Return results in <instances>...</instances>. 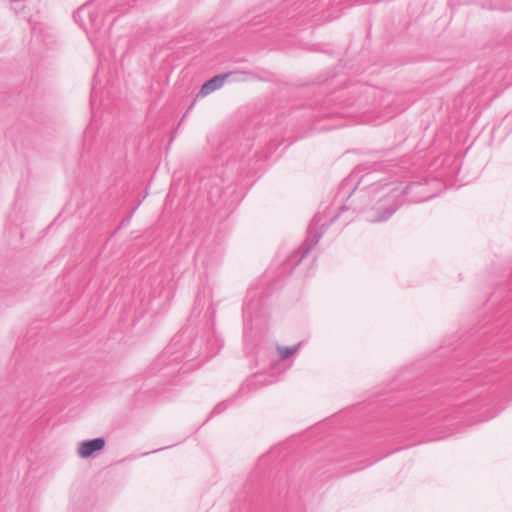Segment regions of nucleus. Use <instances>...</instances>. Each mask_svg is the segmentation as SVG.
<instances>
[{
    "mask_svg": "<svg viewBox=\"0 0 512 512\" xmlns=\"http://www.w3.org/2000/svg\"><path fill=\"white\" fill-rule=\"evenodd\" d=\"M512 373L508 364H490L486 367H477L473 363L467 368L456 372V378L445 392L447 396L458 397L459 402L452 404L457 407V413H470L482 410L477 421H487L495 417L502 408L494 409L496 397L488 393L491 383Z\"/></svg>",
    "mask_w": 512,
    "mask_h": 512,
    "instance_id": "f257e3e1",
    "label": "nucleus"
},
{
    "mask_svg": "<svg viewBox=\"0 0 512 512\" xmlns=\"http://www.w3.org/2000/svg\"><path fill=\"white\" fill-rule=\"evenodd\" d=\"M181 336H176L172 342L163 350L151 365L153 374H159V377L166 381H173L179 373H187L194 370L208 358L216 355L223 341L212 330H207L196 335L185 348L180 351L178 343Z\"/></svg>",
    "mask_w": 512,
    "mask_h": 512,
    "instance_id": "f03ea898",
    "label": "nucleus"
},
{
    "mask_svg": "<svg viewBox=\"0 0 512 512\" xmlns=\"http://www.w3.org/2000/svg\"><path fill=\"white\" fill-rule=\"evenodd\" d=\"M252 132L250 126L243 130L233 132L220 140L216 151V157H224L227 166H232L239 161L238 170L241 174H249L258 169L257 163L266 160L274 152L279 144L270 142L264 152L256 151L248 157L251 147Z\"/></svg>",
    "mask_w": 512,
    "mask_h": 512,
    "instance_id": "7ed1b4c3",
    "label": "nucleus"
},
{
    "mask_svg": "<svg viewBox=\"0 0 512 512\" xmlns=\"http://www.w3.org/2000/svg\"><path fill=\"white\" fill-rule=\"evenodd\" d=\"M383 167L382 163L375 162L368 167L372 169V172L359 176V173L366 169L364 166H360L340 183L338 196L345 198L342 210L352 208L354 211L361 212L365 209L370 201V196L378 193L387 185L382 184V179L375 175V172Z\"/></svg>",
    "mask_w": 512,
    "mask_h": 512,
    "instance_id": "20e7f679",
    "label": "nucleus"
},
{
    "mask_svg": "<svg viewBox=\"0 0 512 512\" xmlns=\"http://www.w3.org/2000/svg\"><path fill=\"white\" fill-rule=\"evenodd\" d=\"M404 196H409V201L418 203L426 201L435 196L434 191L429 190V181L427 178L421 181H413L405 188L399 189L395 186L387 194L382 196L372 207L367 220L370 222H383L388 220L403 204Z\"/></svg>",
    "mask_w": 512,
    "mask_h": 512,
    "instance_id": "39448f33",
    "label": "nucleus"
},
{
    "mask_svg": "<svg viewBox=\"0 0 512 512\" xmlns=\"http://www.w3.org/2000/svg\"><path fill=\"white\" fill-rule=\"evenodd\" d=\"M266 295L258 289L248 290L244 305H243V321L244 328L253 321L264 316L266 309Z\"/></svg>",
    "mask_w": 512,
    "mask_h": 512,
    "instance_id": "423d86ee",
    "label": "nucleus"
},
{
    "mask_svg": "<svg viewBox=\"0 0 512 512\" xmlns=\"http://www.w3.org/2000/svg\"><path fill=\"white\" fill-rule=\"evenodd\" d=\"M315 223L316 217L313 218L312 223L308 227V238L303 242L298 250L293 251L287 258V264L291 265L292 269H294L308 255L311 248L319 242L322 232H318L314 229Z\"/></svg>",
    "mask_w": 512,
    "mask_h": 512,
    "instance_id": "0eeeda50",
    "label": "nucleus"
},
{
    "mask_svg": "<svg viewBox=\"0 0 512 512\" xmlns=\"http://www.w3.org/2000/svg\"><path fill=\"white\" fill-rule=\"evenodd\" d=\"M106 440L104 437H97L80 442L78 447V455L82 459H88L96 452H100L105 448Z\"/></svg>",
    "mask_w": 512,
    "mask_h": 512,
    "instance_id": "6e6552de",
    "label": "nucleus"
},
{
    "mask_svg": "<svg viewBox=\"0 0 512 512\" xmlns=\"http://www.w3.org/2000/svg\"><path fill=\"white\" fill-rule=\"evenodd\" d=\"M320 0H294L286 13V17L294 18L298 14L309 15L318 7Z\"/></svg>",
    "mask_w": 512,
    "mask_h": 512,
    "instance_id": "1a4fd4ad",
    "label": "nucleus"
},
{
    "mask_svg": "<svg viewBox=\"0 0 512 512\" xmlns=\"http://www.w3.org/2000/svg\"><path fill=\"white\" fill-rule=\"evenodd\" d=\"M233 75H234L233 72H227V73L217 74V75L211 77L210 79H208L207 81H205L202 84L197 96L205 97V96L209 95L210 93L214 92L215 90L221 88L224 85L225 81Z\"/></svg>",
    "mask_w": 512,
    "mask_h": 512,
    "instance_id": "9d476101",
    "label": "nucleus"
},
{
    "mask_svg": "<svg viewBox=\"0 0 512 512\" xmlns=\"http://www.w3.org/2000/svg\"><path fill=\"white\" fill-rule=\"evenodd\" d=\"M206 296L208 298L211 296V291L209 288H203V290L198 293L194 302L193 312L200 313L202 311L205 305V301H203V299L206 298Z\"/></svg>",
    "mask_w": 512,
    "mask_h": 512,
    "instance_id": "9b49d317",
    "label": "nucleus"
},
{
    "mask_svg": "<svg viewBox=\"0 0 512 512\" xmlns=\"http://www.w3.org/2000/svg\"><path fill=\"white\" fill-rule=\"evenodd\" d=\"M87 14V16L89 17L91 23H95L97 18H98V15L96 12H92L89 10V7L87 5H83L82 7H80L74 14H73V17L75 19L76 22H78L80 19H82V16Z\"/></svg>",
    "mask_w": 512,
    "mask_h": 512,
    "instance_id": "f8f14e48",
    "label": "nucleus"
},
{
    "mask_svg": "<svg viewBox=\"0 0 512 512\" xmlns=\"http://www.w3.org/2000/svg\"><path fill=\"white\" fill-rule=\"evenodd\" d=\"M300 345L301 343L293 346H278L277 349L282 359H288L298 351Z\"/></svg>",
    "mask_w": 512,
    "mask_h": 512,
    "instance_id": "ddd939ff",
    "label": "nucleus"
},
{
    "mask_svg": "<svg viewBox=\"0 0 512 512\" xmlns=\"http://www.w3.org/2000/svg\"><path fill=\"white\" fill-rule=\"evenodd\" d=\"M234 399L231 398V399H227L225 401H222L220 403H218L212 410L211 415H218V414H221L222 412H224L232 403H233Z\"/></svg>",
    "mask_w": 512,
    "mask_h": 512,
    "instance_id": "4468645a",
    "label": "nucleus"
},
{
    "mask_svg": "<svg viewBox=\"0 0 512 512\" xmlns=\"http://www.w3.org/2000/svg\"><path fill=\"white\" fill-rule=\"evenodd\" d=\"M196 258L198 260H202L206 264L209 263L208 259H206L207 258V247L206 246L199 247V249L196 252Z\"/></svg>",
    "mask_w": 512,
    "mask_h": 512,
    "instance_id": "2eb2a0df",
    "label": "nucleus"
},
{
    "mask_svg": "<svg viewBox=\"0 0 512 512\" xmlns=\"http://www.w3.org/2000/svg\"><path fill=\"white\" fill-rule=\"evenodd\" d=\"M24 3L22 0H12L11 1V9L14 10L15 13H19L24 9Z\"/></svg>",
    "mask_w": 512,
    "mask_h": 512,
    "instance_id": "dca6fc26",
    "label": "nucleus"
},
{
    "mask_svg": "<svg viewBox=\"0 0 512 512\" xmlns=\"http://www.w3.org/2000/svg\"><path fill=\"white\" fill-rule=\"evenodd\" d=\"M381 458H382V457H378V458H376V459L373 461V463H374V462H376V461H378V460H379V459H381ZM370 465H372V462H369V463H367L366 465L361 466V467L353 468V469H351V470L349 471V473L354 472V471H357V470H361V469H363L364 467H367V466H370Z\"/></svg>",
    "mask_w": 512,
    "mask_h": 512,
    "instance_id": "f3484780",
    "label": "nucleus"
},
{
    "mask_svg": "<svg viewBox=\"0 0 512 512\" xmlns=\"http://www.w3.org/2000/svg\"><path fill=\"white\" fill-rule=\"evenodd\" d=\"M214 314H215V310L211 309V315L214 316Z\"/></svg>",
    "mask_w": 512,
    "mask_h": 512,
    "instance_id": "a211bd4d",
    "label": "nucleus"
},
{
    "mask_svg": "<svg viewBox=\"0 0 512 512\" xmlns=\"http://www.w3.org/2000/svg\"><path fill=\"white\" fill-rule=\"evenodd\" d=\"M134 2H136V0H133Z\"/></svg>",
    "mask_w": 512,
    "mask_h": 512,
    "instance_id": "6ab92c4d",
    "label": "nucleus"
},
{
    "mask_svg": "<svg viewBox=\"0 0 512 512\" xmlns=\"http://www.w3.org/2000/svg\"><path fill=\"white\" fill-rule=\"evenodd\" d=\"M232 512H236V511H232Z\"/></svg>",
    "mask_w": 512,
    "mask_h": 512,
    "instance_id": "aec40b11",
    "label": "nucleus"
}]
</instances>
